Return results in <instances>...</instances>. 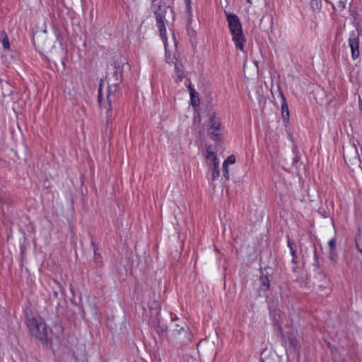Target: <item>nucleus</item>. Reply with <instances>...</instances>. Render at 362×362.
Returning <instances> with one entry per match:
<instances>
[{"mask_svg":"<svg viewBox=\"0 0 362 362\" xmlns=\"http://www.w3.org/2000/svg\"><path fill=\"white\" fill-rule=\"evenodd\" d=\"M259 281L261 283L260 288L263 291H267L269 288L270 286L269 278L267 276H261Z\"/></svg>","mask_w":362,"mask_h":362,"instance_id":"obj_12","label":"nucleus"},{"mask_svg":"<svg viewBox=\"0 0 362 362\" xmlns=\"http://www.w3.org/2000/svg\"><path fill=\"white\" fill-rule=\"evenodd\" d=\"M287 244H288V247H289V249L293 248V243L291 242V240L289 238H288Z\"/></svg>","mask_w":362,"mask_h":362,"instance_id":"obj_24","label":"nucleus"},{"mask_svg":"<svg viewBox=\"0 0 362 362\" xmlns=\"http://www.w3.org/2000/svg\"><path fill=\"white\" fill-rule=\"evenodd\" d=\"M160 1V0H151L152 5H156L157 3H159Z\"/></svg>","mask_w":362,"mask_h":362,"instance_id":"obj_25","label":"nucleus"},{"mask_svg":"<svg viewBox=\"0 0 362 362\" xmlns=\"http://www.w3.org/2000/svg\"><path fill=\"white\" fill-rule=\"evenodd\" d=\"M211 170V180L214 181L219 177V165L209 167Z\"/></svg>","mask_w":362,"mask_h":362,"instance_id":"obj_13","label":"nucleus"},{"mask_svg":"<svg viewBox=\"0 0 362 362\" xmlns=\"http://www.w3.org/2000/svg\"><path fill=\"white\" fill-rule=\"evenodd\" d=\"M349 45L351 51L353 59H356L359 57V38L354 33L349 38Z\"/></svg>","mask_w":362,"mask_h":362,"instance_id":"obj_7","label":"nucleus"},{"mask_svg":"<svg viewBox=\"0 0 362 362\" xmlns=\"http://www.w3.org/2000/svg\"><path fill=\"white\" fill-rule=\"evenodd\" d=\"M356 246H357V247H358V244H356ZM358 251H359L361 253H362V249H361V248H359V247H358Z\"/></svg>","mask_w":362,"mask_h":362,"instance_id":"obj_26","label":"nucleus"},{"mask_svg":"<svg viewBox=\"0 0 362 362\" xmlns=\"http://www.w3.org/2000/svg\"><path fill=\"white\" fill-rule=\"evenodd\" d=\"M278 90L279 93V95L281 98V114H282V119L284 122H288L289 120V110L288 104L286 103V98L283 93V91L280 86H278Z\"/></svg>","mask_w":362,"mask_h":362,"instance_id":"obj_8","label":"nucleus"},{"mask_svg":"<svg viewBox=\"0 0 362 362\" xmlns=\"http://www.w3.org/2000/svg\"><path fill=\"white\" fill-rule=\"evenodd\" d=\"M117 86L115 84H112L108 86L106 100H103L102 98V88L100 86L98 90V103L102 110H105V113L107 117V122L112 116V103L116 100L115 93L117 92Z\"/></svg>","mask_w":362,"mask_h":362,"instance_id":"obj_4","label":"nucleus"},{"mask_svg":"<svg viewBox=\"0 0 362 362\" xmlns=\"http://www.w3.org/2000/svg\"><path fill=\"white\" fill-rule=\"evenodd\" d=\"M165 49V57H166V61L168 64H174V58H171L170 55L168 54L167 51V40L165 41V43L163 42Z\"/></svg>","mask_w":362,"mask_h":362,"instance_id":"obj_16","label":"nucleus"},{"mask_svg":"<svg viewBox=\"0 0 362 362\" xmlns=\"http://www.w3.org/2000/svg\"><path fill=\"white\" fill-rule=\"evenodd\" d=\"M247 1L250 4H252L251 1L250 0H247Z\"/></svg>","mask_w":362,"mask_h":362,"instance_id":"obj_27","label":"nucleus"},{"mask_svg":"<svg viewBox=\"0 0 362 362\" xmlns=\"http://www.w3.org/2000/svg\"><path fill=\"white\" fill-rule=\"evenodd\" d=\"M228 166L226 164H223V175L225 176V177L226 179H228L229 178V172H228Z\"/></svg>","mask_w":362,"mask_h":362,"instance_id":"obj_20","label":"nucleus"},{"mask_svg":"<svg viewBox=\"0 0 362 362\" xmlns=\"http://www.w3.org/2000/svg\"><path fill=\"white\" fill-rule=\"evenodd\" d=\"M222 127L220 119L215 113H211L209 118L208 134L214 141H220L221 139V132Z\"/></svg>","mask_w":362,"mask_h":362,"instance_id":"obj_6","label":"nucleus"},{"mask_svg":"<svg viewBox=\"0 0 362 362\" xmlns=\"http://www.w3.org/2000/svg\"><path fill=\"white\" fill-rule=\"evenodd\" d=\"M270 317L272 319V320L274 321V326L279 329V331L280 332H282L281 327H280V325H279V319H280L279 313H276V310H274L273 312L270 311Z\"/></svg>","mask_w":362,"mask_h":362,"instance_id":"obj_10","label":"nucleus"},{"mask_svg":"<svg viewBox=\"0 0 362 362\" xmlns=\"http://www.w3.org/2000/svg\"><path fill=\"white\" fill-rule=\"evenodd\" d=\"M177 320V317L173 318V320Z\"/></svg>","mask_w":362,"mask_h":362,"instance_id":"obj_28","label":"nucleus"},{"mask_svg":"<svg viewBox=\"0 0 362 362\" xmlns=\"http://www.w3.org/2000/svg\"><path fill=\"white\" fill-rule=\"evenodd\" d=\"M2 45L3 47L6 49H8L9 47V40L7 35H5L4 37L3 38Z\"/></svg>","mask_w":362,"mask_h":362,"instance_id":"obj_18","label":"nucleus"},{"mask_svg":"<svg viewBox=\"0 0 362 362\" xmlns=\"http://www.w3.org/2000/svg\"><path fill=\"white\" fill-rule=\"evenodd\" d=\"M290 250H291V255L293 257V259H292L291 262L293 263L296 264V250L294 248H291V249H290Z\"/></svg>","mask_w":362,"mask_h":362,"instance_id":"obj_22","label":"nucleus"},{"mask_svg":"<svg viewBox=\"0 0 362 362\" xmlns=\"http://www.w3.org/2000/svg\"><path fill=\"white\" fill-rule=\"evenodd\" d=\"M226 16L230 33L232 35V40L236 48L243 52L245 37L243 33L242 24L240 19L237 15L231 13L226 12Z\"/></svg>","mask_w":362,"mask_h":362,"instance_id":"obj_2","label":"nucleus"},{"mask_svg":"<svg viewBox=\"0 0 362 362\" xmlns=\"http://www.w3.org/2000/svg\"><path fill=\"white\" fill-rule=\"evenodd\" d=\"M205 158L209 167L219 165L216 153L211 149V146L206 148Z\"/></svg>","mask_w":362,"mask_h":362,"instance_id":"obj_9","label":"nucleus"},{"mask_svg":"<svg viewBox=\"0 0 362 362\" xmlns=\"http://www.w3.org/2000/svg\"><path fill=\"white\" fill-rule=\"evenodd\" d=\"M327 3H329L332 6H334L336 4H339V7L344 8V4L341 0H325Z\"/></svg>","mask_w":362,"mask_h":362,"instance_id":"obj_14","label":"nucleus"},{"mask_svg":"<svg viewBox=\"0 0 362 362\" xmlns=\"http://www.w3.org/2000/svg\"><path fill=\"white\" fill-rule=\"evenodd\" d=\"M236 158L234 155L229 156L227 159L223 162V164L228 165L229 164H234L235 163Z\"/></svg>","mask_w":362,"mask_h":362,"instance_id":"obj_15","label":"nucleus"},{"mask_svg":"<svg viewBox=\"0 0 362 362\" xmlns=\"http://www.w3.org/2000/svg\"><path fill=\"white\" fill-rule=\"evenodd\" d=\"M166 331H167V327L165 325H162V326L158 325V327L156 328V332L158 334H163Z\"/></svg>","mask_w":362,"mask_h":362,"instance_id":"obj_19","label":"nucleus"},{"mask_svg":"<svg viewBox=\"0 0 362 362\" xmlns=\"http://www.w3.org/2000/svg\"><path fill=\"white\" fill-rule=\"evenodd\" d=\"M328 245H329V247L330 249L329 257L332 260H333L334 259V257H336V253H335L336 240H335V239L332 238L331 240H329L328 242Z\"/></svg>","mask_w":362,"mask_h":362,"instance_id":"obj_11","label":"nucleus"},{"mask_svg":"<svg viewBox=\"0 0 362 362\" xmlns=\"http://www.w3.org/2000/svg\"><path fill=\"white\" fill-rule=\"evenodd\" d=\"M192 105L195 107L199 105V98L198 97L197 93L194 95V97H190Z\"/></svg>","mask_w":362,"mask_h":362,"instance_id":"obj_17","label":"nucleus"},{"mask_svg":"<svg viewBox=\"0 0 362 362\" xmlns=\"http://www.w3.org/2000/svg\"><path fill=\"white\" fill-rule=\"evenodd\" d=\"M190 97H194V95L197 94V91L192 87L191 85L188 86Z\"/></svg>","mask_w":362,"mask_h":362,"instance_id":"obj_23","label":"nucleus"},{"mask_svg":"<svg viewBox=\"0 0 362 362\" xmlns=\"http://www.w3.org/2000/svg\"><path fill=\"white\" fill-rule=\"evenodd\" d=\"M192 338V334L187 325L182 322L181 324H176L175 327L168 335V341L176 345H185L189 343Z\"/></svg>","mask_w":362,"mask_h":362,"instance_id":"obj_3","label":"nucleus"},{"mask_svg":"<svg viewBox=\"0 0 362 362\" xmlns=\"http://www.w3.org/2000/svg\"><path fill=\"white\" fill-rule=\"evenodd\" d=\"M152 8L156 16V23L159 30L160 36L163 42L165 43V41L167 40V37L164 21L168 11L172 12V10L170 8L169 6H167L165 4H162L161 1L157 3L156 5H152Z\"/></svg>","mask_w":362,"mask_h":362,"instance_id":"obj_5","label":"nucleus"},{"mask_svg":"<svg viewBox=\"0 0 362 362\" xmlns=\"http://www.w3.org/2000/svg\"><path fill=\"white\" fill-rule=\"evenodd\" d=\"M25 318L26 325L30 334L41 341H47L51 330L42 319L35 317L28 312L25 313Z\"/></svg>","mask_w":362,"mask_h":362,"instance_id":"obj_1","label":"nucleus"},{"mask_svg":"<svg viewBox=\"0 0 362 362\" xmlns=\"http://www.w3.org/2000/svg\"><path fill=\"white\" fill-rule=\"evenodd\" d=\"M185 2L187 4V12L188 13L189 16H192V7L189 4V0H185Z\"/></svg>","mask_w":362,"mask_h":362,"instance_id":"obj_21","label":"nucleus"}]
</instances>
